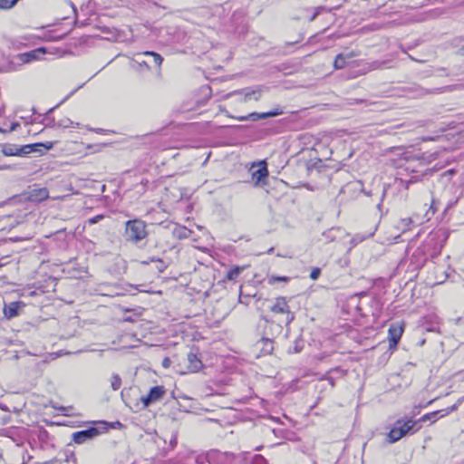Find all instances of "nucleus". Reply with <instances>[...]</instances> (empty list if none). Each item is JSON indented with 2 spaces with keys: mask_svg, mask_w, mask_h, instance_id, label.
<instances>
[{
  "mask_svg": "<svg viewBox=\"0 0 464 464\" xmlns=\"http://www.w3.org/2000/svg\"><path fill=\"white\" fill-rule=\"evenodd\" d=\"M126 239L134 243L147 237L146 224L140 219L129 220L125 224Z\"/></svg>",
  "mask_w": 464,
  "mask_h": 464,
  "instance_id": "nucleus-1",
  "label": "nucleus"
},
{
  "mask_svg": "<svg viewBox=\"0 0 464 464\" xmlns=\"http://www.w3.org/2000/svg\"><path fill=\"white\" fill-rule=\"evenodd\" d=\"M416 424L417 421H413L412 420H397L395 426L388 433L389 441L391 443L396 442L401 438L408 434L411 430H412Z\"/></svg>",
  "mask_w": 464,
  "mask_h": 464,
  "instance_id": "nucleus-2",
  "label": "nucleus"
},
{
  "mask_svg": "<svg viewBox=\"0 0 464 464\" xmlns=\"http://www.w3.org/2000/svg\"><path fill=\"white\" fill-rule=\"evenodd\" d=\"M166 394L164 386L152 387L148 395L141 397L140 401L144 408L160 401Z\"/></svg>",
  "mask_w": 464,
  "mask_h": 464,
  "instance_id": "nucleus-3",
  "label": "nucleus"
},
{
  "mask_svg": "<svg viewBox=\"0 0 464 464\" xmlns=\"http://www.w3.org/2000/svg\"><path fill=\"white\" fill-rule=\"evenodd\" d=\"M271 311L276 314H285V323L287 324L294 319V315L290 313L289 305L285 297H277L275 304L271 306Z\"/></svg>",
  "mask_w": 464,
  "mask_h": 464,
  "instance_id": "nucleus-4",
  "label": "nucleus"
},
{
  "mask_svg": "<svg viewBox=\"0 0 464 464\" xmlns=\"http://www.w3.org/2000/svg\"><path fill=\"white\" fill-rule=\"evenodd\" d=\"M268 176V170L265 162H260L252 168V179L256 185L260 184Z\"/></svg>",
  "mask_w": 464,
  "mask_h": 464,
  "instance_id": "nucleus-5",
  "label": "nucleus"
},
{
  "mask_svg": "<svg viewBox=\"0 0 464 464\" xmlns=\"http://www.w3.org/2000/svg\"><path fill=\"white\" fill-rule=\"evenodd\" d=\"M99 434V430L96 428H90L85 430L74 432L72 438L75 443L82 444L85 441L93 439Z\"/></svg>",
  "mask_w": 464,
  "mask_h": 464,
  "instance_id": "nucleus-6",
  "label": "nucleus"
},
{
  "mask_svg": "<svg viewBox=\"0 0 464 464\" xmlns=\"http://www.w3.org/2000/svg\"><path fill=\"white\" fill-rule=\"evenodd\" d=\"M45 53L44 48H38L28 53H21L18 55V59L23 63H28L32 61L40 59L41 55Z\"/></svg>",
  "mask_w": 464,
  "mask_h": 464,
  "instance_id": "nucleus-7",
  "label": "nucleus"
},
{
  "mask_svg": "<svg viewBox=\"0 0 464 464\" xmlns=\"http://www.w3.org/2000/svg\"><path fill=\"white\" fill-rule=\"evenodd\" d=\"M49 197V191L46 188H34L29 192V198L32 201H43Z\"/></svg>",
  "mask_w": 464,
  "mask_h": 464,
  "instance_id": "nucleus-8",
  "label": "nucleus"
},
{
  "mask_svg": "<svg viewBox=\"0 0 464 464\" xmlns=\"http://www.w3.org/2000/svg\"><path fill=\"white\" fill-rule=\"evenodd\" d=\"M39 147H44L46 150H50L53 148V143H49V145H44L42 143H36V144H31V145H24L22 147H19V156L20 155H26L30 154L34 151H38Z\"/></svg>",
  "mask_w": 464,
  "mask_h": 464,
  "instance_id": "nucleus-9",
  "label": "nucleus"
},
{
  "mask_svg": "<svg viewBox=\"0 0 464 464\" xmlns=\"http://www.w3.org/2000/svg\"><path fill=\"white\" fill-rule=\"evenodd\" d=\"M356 54L353 52L346 54L339 53L334 60V66L335 69H343L345 67L347 61L353 58Z\"/></svg>",
  "mask_w": 464,
  "mask_h": 464,
  "instance_id": "nucleus-10",
  "label": "nucleus"
},
{
  "mask_svg": "<svg viewBox=\"0 0 464 464\" xmlns=\"http://www.w3.org/2000/svg\"><path fill=\"white\" fill-rule=\"evenodd\" d=\"M403 330L402 327L399 325H391L389 328V340L390 343H392L394 345L398 343L400 341L401 335H402Z\"/></svg>",
  "mask_w": 464,
  "mask_h": 464,
  "instance_id": "nucleus-11",
  "label": "nucleus"
},
{
  "mask_svg": "<svg viewBox=\"0 0 464 464\" xmlns=\"http://www.w3.org/2000/svg\"><path fill=\"white\" fill-rule=\"evenodd\" d=\"M278 114H280V112L277 111L265 112V113L253 112V113H250L247 116L239 118V120L240 121H247V120L257 121L259 119H266V118H269V117H274V116H276Z\"/></svg>",
  "mask_w": 464,
  "mask_h": 464,
  "instance_id": "nucleus-12",
  "label": "nucleus"
},
{
  "mask_svg": "<svg viewBox=\"0 0 464 464\" xmlns=\"http://www.w3.org/2000/svg\"><path fill=\"white\" fill-rule=\"evenodd\" d=\"M188 368L191 372H198L202 367L201 361L198 358V356L195 353H189L188 354Z\"/></svg>",
  "mask_w": 464,
  "mask_h": 464,
  "instance_id": "nucleus-13",
  "label": "nucleus"
},
{
  "mask_svg": "<svg viewBox=\"0 0 464 464\" xmlns=\"http://www.w3.org/2000/svg\"><path fill=\"white\" fill-rule=\"evenodd\" d=\"M20 303L14 302L5 305L4 308V314L6 318L10 319L18 314V309L20 308Z\"/></svg>",
  "mask_w": 464,
  "mask_h": 464,
  "instance_id": "nucleus-14",
  "label": "nucleus"
},
{
  "mask_svg": "<svg viewBox=\"0 0 464 464\" xmlns=\"http://www.w3.org/2000/svg\"><path fill=\"white\" fill-rule=\"evenodd\" d=\"M261 88H256L254 90H245L243 102H248L252 99L255 101H258L261 97Z\"/></svg>",
  "mask_w": 464,
  "mask_h": 464,
  "instance_id": "nucleus-15",
  "label": "nucleus"
},
{
  "mask_svg": "<svg viewBox=\"0 0 464 464\" xmlns=\"http://www.w3.org/2000/svg\"><path fill=\"white\" fill-rule=\"evenodd\" d=\"M175 237L179 239L187 238L191 234V231L185 227L176 226L172 231Z\"/></svg>",
  "mask_w": 464,
  "mask_h": 464,
  "instance_id": "nucleus-16",
  "label": "nucleus"
},
{
  "mask_svg": "<svg viewBox=\"0 0 464 464\" xmlns=\"http://www.w3.org/2000/svg\"><path fill=\"white\" fill-rule=\"evenodd\" d=\"M138 55H144V56H150V57H152L154 63L156 65H158V66H160L162 62H163L162 56L160 54L157 53H154V52H144L142 53H139Z\"/></svg>",
  "mask_w": 464,
  "mask_h": 464,
  "instance_id": "nucleus-17",
  "label": "nucleus"
},
{
  "mask_svg": "<svg viewBox=\"0 0 464 464\" xmlns=\"http://www.w3.org/2000/svg\"><path fill=\"white\" fill-rule=\"evenodd\" d=\"M18 149H19V147H17V146H13V145L5 146L3 149V153L6 156H19Z\"/></svg>",
  "mask_w": 464,
  "mask_h": 464,
  "instance_id": "nucleus-18",
  "label": "nucleus"
},
{
  "mask_svg": "<svg viewBox=\"0 0 464 464\" xmlns=\"http://www.w3.org/2000/svg\"><path fill=\"white\" fill-rule=\"evenodd\" d=\"M243 268L242 267H239V266H235L234 268L230 269L227 276H226V278L227 280H235L239 275L240 273L242 272Z\"/></svg>",
  "mask_w": 464,
  "mask_h": 464,
  "instance_id": "nucleus-19",
  "label": "nucleus"
},
{
  "mask_svg": "<svg viewBox=\"0 0 464 464\" xmlns=\"http://www.w3.org/2000/svg\"><path fill=\"white\" fill-rule=\"evenodd\" d=\"M121 379L118 374H113L111 379V386L114 391H117L121 388Z\"/></svg>",
  "mask_w": 464,
  "mask_h": 464,
  "instance_id": "nucleus-20",
  "label": "nucleus"
},
{
  "mask_svg": "<svg viewBox=\"0 0 464 464\" xmlns=\"http://www.w3.org/2000/svg\"><path fill=\"white\" fill-rule=\"evenodd\" d=\"M18 0H0V8L9 9L13 7Z\"/></svg>",
  "mask_w": 464,
  "mask_h": 464,
  "instance_id": "nucleus-21",
  "label": "nucleus"
},
{
  "mask_svg": "<svg viewBox=\"0 0 464 464\" xmlns=\"http://www.w3.org/2000/svg\"><path fill=\"white\" fill-rule=\"evenodd\" d=\"M440 411H433V412H430V413H427L425 415H423L420 420L419 421H426V420H432L433 422L436 421V420H433V418L438 414L440 413Z\"/></svg>",
  "mask_w": 464,
  "mask_h": 464,
  "instance_id": "nucleus-22",
  "label": "nucleus"
},
{
  "mask_svg": "<svg viewBox=\"0 0 464 464\" xmlns=\"http://www.w3.org/2000/svg\"><path fill=\"white\" fill-rule=\"evenodd\" d=\"M320 274H321L320 268H314L310 274V277L313 280H316L319 277Z\"/></svg>",
  "mask_w": 464,
  "mask_h": 464,
  "instance_id": "nucleus-23",
  "label": "nucleus"
},
{
  "mask_svg": "<svg viewBox=\"0 0 464 464\" xmlns=\"http://www.w3.org/2000/svg\"><path fill=\"white\" fill-rule=\"evenodd\" d=\"M18 127H19V123H17V122H14V123H12V124L10 125V128H9V130H3V129H1V128H0V131H1V132H6V131H8V132H12V131H14Z\"/></svg>",
  "mask_w": 464,
  "mask_h": 464,
  "instance_id": "nucleus-24",
  "label": "nucleus"
},
{
  "mask_svg": "<svg viewBox=\"0 0 464 464\" xmlns=\"http://www.w3.org/2000/svg\"><path fill=\"white\" fill-rule=\"evenodd\" d=\"M102 218H103L102 215H97V216L90 218L88 222L90 224H95V223H98L99 221H101Z\"/></svg>",
  "mask_w": 464,
  "mask_h": 464,
  "instance_id": "nucleus-25",
  "label": "nucleus"
},
{
  "mask_svg": "<svg viewBox=\"0 0 464 464\" xmlns=\"http://www.w3.org/2000/svg\"><path fill=\"white\" fill-rule=\"evenodd\" d=\"M262 343L266 346V350L269 352L273 349V343L269 339H263Z\"/></svg>",
  "mask_w": 464,
  "mask_h": 464,
  "instance_id": "nucleus-26",
  "label": "nucleus"
},
{
  "mask_svg": "<svg viewBox=\"0 0 464 464\" xmlns=\"http://www.w3.org/2000/svg\"><path fill=\"white\" fill-rule=\"evenodd\" d=\"M271 281H283V282H288L289 278L286 276H278V277H273Z\"/></svg>",
  "mask_w": 464,
  "mask_h": 464,
  "instance_id": "nucleus-27",
  "label": "nucleus"
},
{
  "mask_svg": "<svg viewBox=\"0 0 464 464\" xmlns=\"http://www.w3.org/2000/svg\"><path fill=\"white\" fill-rule=\"evenodd\" d=\"M60 126H63L64 128H67L71 125H72V121H71L69 119H67L66 121H63V122L59 123Z\"/></svg>",
  "mask_w": 464,
  "mask_h": 464,
  "instance_id": "nucleus-28",
  "label": "nucleus"
},
{
  "mask_svg": "<svg viewBox=\"0 0 464 464\" xmlns=\"http://www.w3.org/2000/svg\"><path fill=\"white\" fill-rule=\"evenodd\" d=\"M89 130H92V131H95L97 133H104L106 130H103V129H92V128H88Z\"/></svg>",
  "mask_w": 464,
  "mask_h": 464,
  "instance_id": "nucleus-29",
  "label": "nucleus"
},
{
  "mask_svg": "<svg viewBox=\"0 0 464 464\" xmlns=\"http://www.w3.org/2000/svg\"><path fill=\"white\" fill-rule=\"evenodd\" d=\"M456 409V406H452L450 410H446L445 412L442 414V416H446L450 413V411H452Z\"/></svg>",
  "mask_w": 464,
  "mask_h": 464,
  "instance_id": "nucleus-30",
  "label": "nucleus"
},
{
  "mask_svg": "<svg viewBox=\"0 0 464 464\" xmlns=\"http://www.w3.org/2000/svg\"><path fill=\"white\" fill-rule=\"evenodd\" d=\"M380 67H381V63H379L378 62H376V63H374L372 64V68H373V69H378V68H380Z\"/></svg>",
  "mask_w": 464,
  "mask_h": 464,
  "instance_id": "nucleus-31",
  "label": "nucleus"
},
{
  "mask_svg": "<svg viewBox=\"0 0 464 464\" xmlns=\"http://www.w3.org/2000/svg\"><path fill=\"white\" fill-rule=\"evenodd\" d=\"M409 223H410V220H407V219L402 220V224L404 227H408Z\"/></svg>",
  "mask_w": 464,
  "mask_h": 464,
  "instance_id": "nucleus-32",
  "label": "nucleus"
},
{
  "mask_svg": "<svg viewBox=\"0 0 464 464\" xmlns=\"http://www.w3.org/2000/svg\"><path fill=\"white\" fill-rule=\"evenodd\" d=\"M459 54L464 57V45L459 49Z\"/></svg>",
  "mask_w": 464,
  "mask_h": 464,
  "instance_id": "nucleus-33",
  "label": "nucleus"
},
{
  "mask_svg": "<svg viewBox=\"0 0 464 464\" xmlns=\"http://www.w3.org/2000/svg\"><path fill=\"white\" fill-rule=\"evenodd\" d=\"M453 172L454 171L452 169H450V170L447 171L446 173H449L450 175H451V174H453Z\"/></svg>",
  "mask_w": 464,
  "mask_h": 464,
  "instance_id": "nucleus-34",
  "label": "nucleus"
},
{
  "mask_svg": "<svg viewBox=\"0 0 464 464\" xmlns=\"http://www.w3.org/2000/svg\"><path fill=\"white\" fill-rule=\"evenodd\" d=\"M351 243L354 246L356 244V242H354V240H351Z\"/></svg>",
  "mask_w": 464,
  "mask_h": 464,
  "instance_id": "nucleus-35",
  "label": "nucleus"
},
{
  "mask_svg": "<svg viewBox=\"0 0 464 464\" xmlns=\"http://www.w3.org/2000/svg\"><path fill=\"white\" fill-rule=\"evenodd\" d=\"M166 364H168V360H165V362H164L165 366H166Z\"/></svg>",
  "mask_w": 464,
  "mask_h": 464,
  "instance_id": "nucleus-36",
  "label": "nucleus"
},
{
  "mask_svg": "<svg viewBox=\"0 0 464 464\" xmlns=\"http://www.w3.org/2000/svg\"><path fill=\"white\" fill-rule=\"evenodd\" d=\"M3 266V264L0 263V268Z\"/></svg>",
  "mask_w": 464,
  "mask_h": 464,
  "instance_id": "nucleus-37",
  "label": "nucleus"
}]
</instances>
